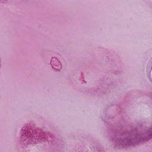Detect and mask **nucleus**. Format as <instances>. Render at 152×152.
Masks as SVG:
<instances>
[{
    "label": "nucleus",
    "instance_id": "f257e3e1",
    "mask_svg": "<svg viewBox=\"0 0 152 152\" xmlns=\"http://www.w3.org/2000/svg\"><path fill=\"white\" fill-rule=\"evenodd\" d=\"M136 130L134 129L133 131L129 133H124L121 136L120 139H117L115 136L113 138L117 143V145H121L122 147L128 146L133 145L134 143H139V141H147L152 137V124L148 128L140 132L137 135L136 134Z\"/></svg>",
    "mask_w": 152,
    "mask_h": 152
},
{
    "label": "nucleus",
    "instance_id": "f03ea898",
    "mask_svg": "<svg viewBox=\"0 0 152 152\" xmlns=\"http://www.w3.org/2000/svg\"><path fill=\"white\" fill-rule=\"evenodd\" d=\"M36 132V131L35 130L30 129H28L26 127H23L22 128L21 132V140L23 141L26 140V139L29 138L28 143L34 144L36 143L37 141L41 142V141H44L45 140H48L47 139L48 137H45V136L46 135V133L44 134L39 137L37 136L36 139L35 138Z\"/></svg>",
    "mask_w": 152,
    "mask_h": 152
},
{
    "label": "nucleus",
    "instance_id": "7ed1b4c3",
    "mask_svg": "<svg viewBox=\"0 0 152 152\" xmlns=\"http://www.w3.org/2000/svg\"><path fill=\"white\" fill-rule=\"evenodd\" d=\"M50 63L53 67V66L58 67L57 68H55V69L57 70H59L62 68L61 63L59 61L55 58H52Z\"/></svg>",
    "mask_w": 152,
    "mask_h": 152
}]
</instances>
